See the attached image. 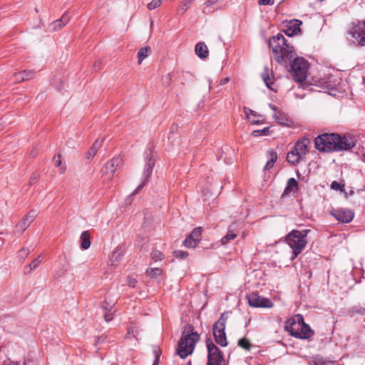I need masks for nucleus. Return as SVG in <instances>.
<instances>
[{"mask_svg": "<svg viewBox=\"0 0 365 365\" xmlns=\"http://www.w3.org/2000/svg\"><path fill=\"white\" fill-rule=\"evenodd\" d=\"M315 148L323 152L347 150L356 145L355 138L350 135H339L326 133L314 139Z\"/></svg>", "mask_w": 365, "mask_h": 365, "instance_id": "1", "label": "nucleus"}, {"mask_svg": "<svg viewBox=\"0 0 365 365\" xmlns=\"http://www.w3.org/2000/svg\"><path fill=\"white\" fill-rule=\"evenodd\" d=\"M269 46L274 54V59L280 64L286 65L288 61L295 58L296 53L292 46H290L284 36L278 34L269 41Z\"/></svg>", "mask_w": 365, "mask_h": 365, "instance_id": "2", "label": "nucleus"}, {"mask_svg": "<svg viewBox=\"0 0 365 365\" xmlns=\"http://www.w3.org/2000/svg\"><path fill=\"white\" fill-rule=\"evenodd\" d=\"M199 339V334L193 331L191 326L189 325L185 328L178 347V354L180 358L185 359L193 352Z\"/></svg>", "mask_w": 365, "mask_h": 365, "instance_id": "3", "label": "nucleus"}, {"mask_svg": "<svg viewBox=\"0 0 365 365\" xmlns=\"http://www.w3.org/2000/svg\"><path fill=\"white\" fill-rule=\"evenodd\" d=\"M285 329L290 332L292 336L299 339H309L314 334L310 327L304 323V319L300 314L288 319L285 324Z\"/></svg>", "mask_w": 365, "mask_h": 365, "instance_id": "4", "label": "nucleus"}, {"mask_svg": "<svg viewBox=\"0 0 365 365\" xmlns=\"http://www.w3.org/2000/svg\"><path fill=\"white\" fill-rule=\"evenodd\" d=\"M309 232V230H294L287 235V243L292 249V259H295L305 248L307 244V236Z\"/></svg>", "mask_w": 365, "mask_h": 365, "instance_id": "5", "label": "nucleus"}, {"mask_svg": "<svg viewBox=\"0 0 365 365\" xmlns=\"http://www.w3.org/2000/svg\"><path fill=\"white\" fill-rule=\"evenodd\" d=\"M227 319V314L223 313L213 325V335L215 341L221 346H226L227 345V340L225 331Z\"/></svg>", "mask_w": 365, "mask_h": 365, "instance_id": "6", "label": "nucleus"}, {"mask_svg": "<svg viewBox=\"0 0 365 365\" xmlns=\"http://www.w3.org/2000/svg\"><path fill=\"white\" fill-rule=\"evenodd\" d=\"M308 63L301 57L295 58L291 65V73L297 82H302L307 78Z\"/></svg>", "mask_w": 365, "mask_h": 365, "instance_id": "7", "label": "nucleus"}, {"mask_svg": "<svg viewBox=\"0 0 365 365\" xmlns=\"http://www.w3.org/2000/svg\"><path fill=\"white\" fill-rule=\"evenodd\" d=\"M206 345L208 351L207 365H225L223 356L212 341L211 339L207 340Z\"/></svg>", "mask_w": 365, "mask_h": 365, "instance_id": "8", "label": "nucleus"}, {"mask_svg": "<svg viewBox=\"0 0 365 365\" xmlns=\"http://www.w3.org/2000/svg\"><path fill=\"white\" fill-rule=\"evenodd\" d=\"M146 164L143 173L142 182L132 192V195H136L148 182L151 176L153 166L155 165L154 160L153 159V154L151 150L146 151L145 153Z\"/></svg>", "mask_w": 365, "mask_h": 365, "instance_id": "9", "label": "nucleus"}, {"mask_svg": "<svg viewBox=\"0 0 365 365\" xmlns=\"http://www.w3.org/2000/svg\"><path fill=\"white\" fill-rule=\"evenodd\" d=\"M247 300L249 305L252 307L272 308L274 306L270 299L255 292L247 297Z\"/></svg>", "mask_w": 365, "mask_h": 365, "instance_id": "10", "label": "nucleus"}, {"mask_svg": "<svg viewBox=\"0 0 365 365\" xmlns=\"http://www.w3.org/2000/svg\"><path fill=\"white\" fill-rule=\"evenodd\" d=\"M351 35L360 46H365V20L353 27Z\"/></svg>", "mask_w": 365, "mask_h": 365, "instance_id": "11", "label": "nucleus"}, {"mask_svg": "<svg viewBox=\"0 0 365 365\" xmlns=\"http://www.w3.org/2000/svg\"><path fill=\"white\" fill-rule=\"evenodd\" d=\"M201 237L202 228L200 227H196L184 240V245L186 247H195L200 242Z\"/></svg>", "mask_w": 365, "mask_h": 365, "instance_id": "12", "label": "nucleus"}, {"mask_svg": "<svg viewBox=\"0 0 365 365\" xmlns=\"http://www.w3.org/2000/svg\"><path fill=\"white\" fill-rule=\"evenodd\" d=\"M36 217V212L31 210L25 217L19 221L16 225V231L17 232H23L25 231Z\"/></svg>", "mask_w": 365, "mask_h": 365, "instance_id": "13", "label": "nucleus"}, {"mask_svg": "<svg viewBox=\"0 0 365 365\" xmlns=\"http://www.w3.org/2000/svg\"><path fill=\"white\" fill-rule=\"evenodd\" d=\"M310 142L311 141L309 138L304 137L296 143L292 150L303 159L308 150V146L310 144Z\"/></svg>", "mask_w": 365, "mask_h": 365, "instance_id": "14", "label": "nucleus"}, {"mask_svg": "<svg viewBox=\"0 0 365 365\" xmlns=\"http://www.w3.org/2000/svg\"><path fill=\"white\" fill-rule=\"evenodd\" d=\"M336 220L343 223L351 222L354 217V213L347 209H340L334 210L332 213Z\"/></svg>", "mask_w": 365, "mask_h": 365, "instance_id": "15", "label": "nucleus"}, {"mask_svg": "<svg viewBox=\"0 0 365 365\" xmlns=\"http://www.w3.org/2000/svg\"><path fill=\"white\" fill-rule=\"evenodd\" d=\"M34 77V71L24 70L21 72L14 73L13 75V81L14 83H19L25 81L32 79Z\"/></svg>", "mask_w": 365, "mask_h": 365, "instance_id": "16", "label": "nucleus"}, {"mask_svg": "<svg viewBox=\"0 0 365 365\" xmlns=\"http://www.w3.org/2000/svg\"><path fill=\"white\" fill-rule=\"evenodd\" d=\"M123 164V158L121 157H116L111 159L106 165V170L107 173L113 175L115 170L119 168Z\"/></svg>", "mask_w": 365, "mask_h": 365, "instance_id": "17", "label": "nucleus"}, {"mask_svg": "<svg viewBox=\"0 0 365 365\" xmlns=\"http://www.w3.org/2000/svg\"><path fill=\"white\" fill-rule=\"evenodd\" d=\"M69 21V16L67 12H65L60 19L56 20L52 22L50 26L51 31H56L61 29L63 26H66Z\"/></svg>", "mask_w": 365, "mask_h": 365, "instance_id": "18", "label": "nucleus"}, {"mask_svg": "<svg viewBox=\"0 0 365 365\" xmlns=\"http://www.w3.org/2000/svg\"><path fill=\"white\" fill-rule=\"evenodd\" d=\"M269 107L271 109L274 110V114L273 117L275 118L276 121L282 125H287L289 122V120L288 118L287 115H286L284 113L278 111L277 110V107L274 105L269 104Z\"/></svg>", "mask_w": 365, "mask_h": 365, "instance_id": "19", "label": "nucleus"}, {"mask_svg": "<svg viewBox=\"0 0 365 365\" xmlns=\"http://www.w3.org/2000/svg\"><path fill=\"white\" fill-rule=\"evenodd\" d=\"M298 189V182L297 181L292 178H289L287 182V185L283 192L282 196H286L290 194L292 192H296Z\"/></svg>", "mask_w": 365, "mask_h": 365, "instance_id": "20", "label": "nucleus"}, {"mask_svg": "<svg viewBox=\"0 0 365 365\" xmlns=\"http://www.w3.org/2000/svg\"><path fill=\"white\" fill-rule=\"evenodd\" d=\"M123 257V252L120 247H116L115 250L112 252V255L110 257V262L111 266H115L118 263L120 262Z\"/></svg>", "mask_w": 365, "mask_h": 365, "instance_id": "21", "label": "nucleus"}, {"mask_svg": "<svg viewBox=\"0 0 365 365\" xmlns=\"http://www.w3.org/2000/svg\"><path fill=\"white\" fill-rule=\"evenodd\" d=\"M195 51L200 58H207L209 53L207 46L203 42H199L196 44Z\"/></svg>", "mask_w": 365, "mask_h": 365, "instance_id": "22", "label": "nucleus"}, {"mask_svg": "<svg viewBox=\"0 0 365 365\" xmlns=\"http://www.w3.org/2000/svg\"><path fill=\"white\" fill-rule=\"evenodd\" d=\"M262 78L267 88L273 89L272 87L273 84L272 73L267 67H264V71L262 73Z\"/></svg>", "mask_w": 365, "mask_h": 365, "instance_id": "23", "label": "nucleus"}, {"mask_svg": "<svg viewBox=\"0 0 365 365\" xmlns=\"http://www.w3.org/2000/svg\"><path fill=\"white\" fill-rule=\"evenodd\" d=\"M91 235L88 231H84L81 235V247L83 250H87L91 246Z\"/></svg>", "mask_w": 365, "mask_h": 365, "instance_id": "24", "label": "nucleus"}, {"mask_svg": "<svg viewBox=\"0 0 365 365\" xmlns=\"http://www.w3.org/2000/svg\"><path fill=\"white\" fill-rule=\"evenodd\" d=\"M43 259L42 256L39 255L37 258H36L34 260L31 262L30 264L25 267L24 268V272L25 274H29L36 269L42 262Z\"/></svg>", "mask_w": 365, "mask_h": 365, "instance_id": "25", "label": "nucleus"}, {"mask_svg": "<svg viewBox=\"0 0 365 365\" xmlns=\"http://www.w3.org/2000/svg\"><path fill=\"white\" fill-rule=\"evenodd\" d=\"M267 158H268V160H267L265 166L264 167V170H269L273 167L274 163L277 160V155L276 153L273 152L272 150H269L267 152Z\"/></svg>", "mask_w": 365, "mask_h": 365, "instance_id": "26", "label": "nucleus"}, {"mask_svg": "<svg viewBox=\"0 0 365 365\" xmlns=\"http://www.w3.org/2000/svg\"><path fill=\"white\" fill-rule=\"evenodd\" d=\"M104 310L103 317L106 322H110L113 319L112 306L104 302L103 304Z\"/></svg>", "mask_w": 365, "mask_h": 365, "instance_id": "27", "label": "nucleus"}, {"mask_svg": "<svg viewBox=\"0 0 365 365\" xmlns=\"http://www.w3.org/2000/svg\"><path fill=\"white\" fill-rule=\"evenodd\" d=\"M150 52V48L149 46H145L141 48L138 52V63L140 64L149 54Z\"/></svg>", "mask_w": 365, "mask_h": 365, "instance_id": "28", "label": "nucleus"}, {"mask_svg": "<svg viewBox=\"0 0 365 365\" xmlns=\"http://www.w3.org/2000/svg\"><path fill=\"white\" fill-rule=\"evenodd\" d=\"M287 160L289 163L292 165L298 164L302 158L299 157L297 153H295L293 150L289 151L287 155Z\"/></svg>", "mask_w": 365, "mask_h": 365, "instance_id": "29", "label": "nucleus"}, {"mask_svg": "<svg viewBox=\"0 0 365 365\" xmlns=\"http://www.w3.org/2000/svg\"><path fill=\"white\" fill-rule=\"evenodd\" d=\"M237 237V235L232 231H228L227 233L221 239V245H225L228 244L231 240H234Z\"/></svg>", "mask_w": 365, "mask_h": 365, "instance_id": "30", "label": "nucleus"}, {"mask_svg": "<svg viewBox=\"0 0 365 365\" xmlns=\"http://www.w3.org/2000/svg\"><path fill=\"white\" fill-rule=\"evenodd\" d=\"M162 274L160 268H150L146 270V274L150 278H156Z\"/></svg>", "mask_w": 365, "mask_h": 365, "instance_id": "31", "label": "nucleus"}, {"mask_svg": "<svg viewBox=\"0 0 365 365\" xmlns=\"http://www.w3.org/2000/svg\"><path fill=\"white\" fill-rule=\"evenodd\" d=\"M238 346L247 351H249L252 347V344L250 340L247 339V338L240 339L238 341Z\"/></svg>", "mask_w": 365, "mask_h": 365, "instance_id": "32", "label": "nucleus"}, {"mask_svg": "<svg viewBox=\"0 0 365 365\" xmlns=\"http://www.w3.org/2000/svg\"><path fill=\"white\" fill-rule=\"evenodd\" d=\"M195 0H184L180 7V11L183 14L192 5Z\"/></svg>", "mask_w": 365, "mask_h": 365, "instance_id": "33", "label": "nucleus"}, {"mask_svg": "<svg viewBox=\"0 0 365 365\" xmlns=\"http://www.w3.org/2000/svg\"><path fill=\"white\" fill-rule=\"evenodd\" d=\"M331 188L336 191L344 192V184L340 183L336 181H333L331 184Z\"/></svg>", "mask_w": 365, "mask_h": 365, "instance_id": "34", "label": "nucleus"}, {"mask_svg": "<svg viewBox=\"0 0 365 365\" xmlns=\"http://www.w3.org/2000/svg\"><path fill=\"white\" fill-rule=\"evenodd\" d=\"M269 128H264L262 130H254L252 133V136L254 137H259L261 135H267L269 134Z\"/></svg>", "mask_w": 365, "mask_h": 365, "instance_id": "35", "label": "nucleus"}, {"mask_svg": "<svg viewBox=\"0 0 365 365\" xmlns=\"http://www.w3.org/2000/svg\"><path fill=\"white\" fill-rule=\"evenodd\" d=\"M163 1V0H152L151 2L148 4L147 8L149 10H153V9L159 7L161 5Z\"/></svg>", "mask_w": 365, "mask_h": 365, "instance_id": "36", "label": "nucleus"}, {"mask_svg": "<svg viewBox=\"0 0 365 365\" xmlns=\"http://www.w3.org/2000/svg\"><path fill=\"white\" fill-rule=\"evenodd\" d=\"M151 257L153 260L158 261L163 259V255L158 250H154L151 252Z\"/></svg>", "mask_w": 365, "mask_h": 365, "instance_id": "37", "label": "nucleus"}, {"mask_svg": "<svg viewBox=\"0 0 365 365\" xmlns=\"http://www.w3.org/2000/svg\"><path fill=\"white\" fill-rule=\"evenodd\" d=\"M30 253V251L28 248H23L19 252V257L22 259L26 258Z\"/></svg>", "mask_w": 365, "mask_h": 365, "instance_id": "38", "label": "nucleus"}, {"mask_svg": "<svg viewBox=\"0 0 365 365\" xmlns=\"http://www.w3.org/2000/svg\"><path fill=\"white\" fill-rule=\"evenodd\" d=\"M175 256L177 258L184 259L187 257L188 254L187 252L182 250H177L175 252Z\"/></svg>", "mask_w": 365, "mask_h": 365, "instance_id": "39", "label": "nucleus"}, {"mask_svg": "<svg viewBox=\"0 0 365 365\" xmlns=\"http://www.w3.org/2000/svg\"><path fill=\"white\" fill-rule=\"evenodd\" d=\"M102 140L97 139L94 143L93 144L91 148L95 150L96 152H98V149L101 146Z\"/></svg>", "mask_w": 365, "mask_h": 365, "instance_id": "40", "label": "nucleus"}, {"mask_svg": "<svg viewBox=\"0 0 365 365\" xmlns=\"http://www.w3.org/2000/svg\"><path fill=\"white\" fill-rule=\"evenodd\" d=\"M153 352H154V354L155 356V359L153 365H158L159 364V361H160L159 350L157 348H155L153 350Z\"/></svg>", "mask_w": 365, "mask_h": 365, "instance_id": "41", "label": "nucleus"}, {"mask_svg": "<svg viewBox=\"0 0 365 365\" xmlns=\"http://www.w3.org/2000/svg\"><path fill=\"white\" fill-rule=\"evenodd\" d=\"M297 22H298V21H296V22L293 25L294 29L292 31V33H289L288 31H287V34L288 36H292L294 34H296L297 31H300L299 28L297 26H298L297 25Z\"/></svg>", "mask_w": 365, "mask_h": 365, "instance_id": "42", "label": "nucleus"}, {"mask_svg": "<svg viewBox=\"0 0 365 365\" xmlns=\"http://www.w3.org/2000/svg\"><path fill=\"white\" fill-rule=\"evenodd\" d=\"M96 153L97 152H96L91 148L87 152L86 157L87 159H92L96 155Z\"/></svg>", "mask_w": 365, "mask_h": 365, "instance_id": "43", "label": "nucleus"}, {"mask_svg": "<svg viewBox=\"0 0 365 365\" xmlns=\"http://www.w3.org/2000/svg\"><path fill=\"white\" fill-rule=\"evenodd\" d=\"M39 178V174L34 173L31 178H30L29 184L32 185L34 184Z\"/></svg>", "mask_w": 365, "mask_h": 365, "instance_id": "44", "label": "nucleus"}, {"mask_svg": "<svg viewBox=\"0 0 365 365\" xmlns=\"http://www.w3.org/2000/svg\"><path fill=\"white\" fill-rule=\"evenodd\" d=\"M128 285L131 287H135L136 284H137V281L135 279H133V278H129L128 279Z\"/></svg>", "mask_w": 365, "mask_h": 365, "instance_id": "45", "label": "nucleus"}, {"mask_svg": "<svg viewBox=\"0 0 365 365\" xmlns=\"http://www.w3.org/2000/svg\"><path fill=\"white\" fill-rule=\"evenodd\" d=\"M326 362L322 359H316L314 361L315 365H325Z\"/></svg>", "mask_w": 365, "mask_h": 365, "instance_id": "46", "label": "nucleus"}, {"mask_svg": "<svg viewBox=\"0 0 365 365\" xmlns=\"http://www.w3.org/2000/svg\"><path fill=\"white\" fill-rule=\"evenodd\" d=\"M258 2L260 5H269L273 4L271 2V0H259Z\"/></svg>", "mask_w": 365, "mask_h": 365, "instance_id": "47", "label": "nucleus"}, {"mask_svg": "<svg viewBox=\"0 0 365 365\" xmlns=\"http://www.w3.org/2000/svg\"><path fill=\"white\" fill-rule=\"evenodd\" d=\"M218 0H207L206 1V6L207 7L212 6L213 4H215L217 2Z\"/></svg>", "mask_w": 365, "mask_h": 365, "instance_id": "48", "label": "nucleus"}, {"mask_svg": "<svg viewBox=\"0 0 365 365\" xmlns=\"http://www.w3.org/2000/svg\"><path fill=\"white\" fill-rule=\"evenodd\" d=\"M229 81H230V78L227 77V78L221 79L220 82V84L221 86H223V85L227 83Z\"/></svg>", "mask_w": 365, "mask_h": 365, "instance_id": "49", "label": "nucleus"}, {"mask_svg": "<svg viewBox=\"0 0 365 365\" xmlns=\"http://www.w3.org/2000/svg\"><path fill=\"white\" fill-rule=\"evenodd\" d=\"M58 159L56 161L55 164L56 166H60L61 164V155H58Z\"/></svg>", "mask_w": 365, "mask_h": 365, "instance_id": "50", "label": "nucleus"}, {"mask_svg": "<svg viewBox=\"0 0 365 365\" xmlns=\"http://www.w3.org/2000/svg\"><path fill=\"white\" fill-rule=\"evenodd\" d=\"M153 21H151V24H150L151 27L153 26Z\"/></svg>", "mask_w": 365, "mask_h": 365, "instance_id": "51", "label": "nucleus"}, {"mask_svg": "<svg viewBox=\"0 0 365 365\" xmlns=\"http://www.w3.org/2000/svg\"><path fill=\"white\" fill-rule=\"evenodd\" d=\"M253 123H258V121H253Z\"/></svg>", "mask_w": 365, "mask_h": 365, "instance_id": "52", "label": "nucleus"}, {"mask_svg": "<svg viewBox=\"0 0 365 365\" xmlns=\"http://www.w3.org/2000/svg\"><path fill=\"white\" fill-rule=\"evenodd\" d=\"M209 87H210V88L211 87V81L210 82Z\"/></svg>", "mask_w": 365, "mask_h": 365, "instance_id": "53", "label": "nucleus"}, {"mask_svg": "<svg viewBox=\"0 0 365 365\" xmlns=\"http://www.w3.org/2000/svg\"><path fill=\"white\" fill-rule=\"evenodd\" d=\"M1 125V123L0 122V125Z\"/></svg>", "mask_w": 365, "mask_h": 365, "instance_id": "54", "label": "nucleus"}]
</instances>
